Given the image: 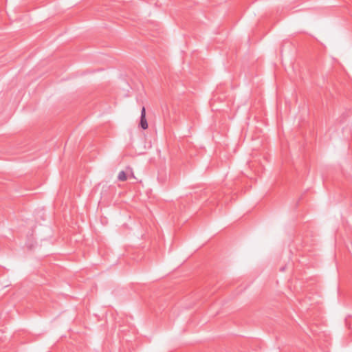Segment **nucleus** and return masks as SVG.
Segmentation results:
<instances>
[{
	"mask_svg": "<svg viewBox=\"0 0 352 352\" xmlns=\"http://www.w3.org/2000/svg\"><path fill=\"white\" fill-rule=\"evenodd\" d=\"M140 125L143 129H146L148 128V123L146 119V109L144 107H142L141 111Z\"/></svg>",
	"mask_w": 352,
	"mask_h": 352,
	"instance_id": "nucleus-1",
	"label": "nucleus"
},
{
	"mask_svg": "<svg viewBox=\"0 0 352 352\" xmlns=\"http://www.w3.org/2000/svg\"><path fill=\"white\" fill-rule=\"evenodd\" d=\"M118 179L121 182H124L127 179L126 173L124 170H121L118 175Z\"/></svg>",
	"mask_w": 352,
	"mask_h": 352,
	"instance_id": "nucleus-2",
	"label": "nucleus"
},
{
	"mask_svg": "<svg viewBox=\"0 0 352 352\" xmlns=\"http://www.w3.org/2000/svg\"><path fill=\"white\" fill-rule=\"evenodd\" d=\"M127 169L130 170V172H131V174H130L129 177L135 178V176H134V174H133V172L132 169L131 168H129V167H128Z\"/></svg>",
	"mask_w": 352,
	"mask_h": 352,
	"instance_id": "nucleus-3",
	"label": "nucleus"
}]
</instances>
